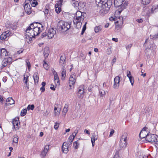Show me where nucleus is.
I'll list each match as a JSON object with an SVG mask.
<instances>
[{
    "instance_id": "1",
    "label": "nucleus",
    "mask_w": 158,
    "mask_h": 158,
    "mask_svg": "<svg viewBox=\"0 0 158 158\" xmlns=\"http://www.w3.org/2000/svg\"><path fill=\"white\" fill-rule=\"evenodd\" d=\"M70 23L62 20L59 21L57 24V29L62 32L67 31L71 27Z\"/></svg>"
},
{
    "instance_id": "2",
    "label": "nucleus",
    "mask_w": 158,
    "mask_h": 158,
    "mask_svg": "<svg viewBox=\"0 0 158 158\" xmlns=\"http://www.w3.org/2000/svg\"><path fill=\"white\" fill-rule=\"evenodd\" d=\"M146 139L147 141L150 143H154L156 144L158 143V136L154 134H147Z\"/></svg>"
},
{
    "instance_id": "3",
    "label": "nucleus",
    "mask_w": 158,
    "mask_h": 158,
    "mask_svg": "<svg viewBox=\"0 0 158 158\" xmlns=\"http://www.w3.org/2000/svg\"><path fill=\"white\" fill-rule=\"evenodd\" d=\"M35 28L33 29V31L34 35H35L36 36L40 34L44 29V27L41 24H39V27H35Z\"/></svg>"
},
{
    "instance_id": "4",
    "label": "nucleus",
    "mask_w": 158,
    "mask_h": 158,
    "mask_svg": "<svg viewBox=\"0 0 158 158\" xmlns=\"http://www.w3.org/2000/svg\"><path fill=\"white\" fill-rule=\"evenodd\" d=\"M84 13H83L80 11H77L75 17L76 20L77 21V23H79L81 21L83 20L85 17Z\"/></svg>"
},
{
    "instance_id": "5",
    "label": "nucleus",
    "mask_w": 158,
    "mask_h": 158,
    "mask_svg": "<svg viewBox=\"0 0 158 158\" xmlns=\"http://www.w3.org/2000/svg\"><path fill=\"white\" fill-rule=\"evenodd\" d=\"M12 60V58L10 57H7V58H5L2 62V66L1 67V68L2 69L8 64H10L11 63Z\"/></svg>"
},
{
    "instance_id": "6",
    "label": "nucleus",
    "mask_w": 158,
    "mask_h": 158,
    "mask_svg": "<svg viewBox=\"0 0 158 158\" xmlns=\"http://www.w3.org/2000/svg\"><path fill=\"white\" fill-rule=\"evenodd\" d=\"M12 123L15 130H18L20 127L19 118L18 117H16L14 118L13 120Z\"/></svg>"
},
{
    "instance_id": "7",
    "label": "nucleus",
    "mask_w": 158,
    "mask_h": 158,
    "mask_svg": "<svg viewBox=\"0 0 158 158\" xmlns=\"http://www.w3.org/2000/svg\"><path fill=\"white\" fill-rule=\"evenodd\" d=\"M56 30L53 28H51L48 31L47 36L49 39H52L56 34Z\"/></svg>"
},
{
    "instance_id": "8",
    "label": "nucleus",
    "mask_w": 158,
    "mask_h": 158,
    "mask_svg": "<svg viewBox=\"0 0 158 158\" xmlns=\"http://www.w3.org/2000/svg\"><path fill=\"white\" fill-rule=\"evenodd\" d=\"M120 81V77L118 76H116L114 78V84L113 87L114 89H118L119 86V84Z\"/></svg>"
},
{
    "instance_id": "9",
    "label": "nucleus",
    "mask_w": 158,
    "mask_h": 158,
    "mask_svg": "<svg viewBox=\"0 0 158 158\" xmlns=\"http://www.w3.org/2000/svg\"><path fill=\"white\" fill-rule=\"evenodd\" d=\"M10 33L11 32L9 31L4 32L0 36V39L2 40H5L7 37L10 36Z\"/></svg>"
},
{
    "instance_id": "10",
    "label": "nucleus",
    "mask_w": 158,
    "mask_h": 158,
    "mask_svg": "<svg viewBox=\"0 0 158 158\" xmlns=\"http://www.w3.org/2000/svg\"><path fill=\"white\" fill-rule=\"evenodd\" d=\"M69 146L66 142H64L63 143L62 147V149L63 153L66 154L69 151L68 148Z\"/></svg>"
},
{
    "instance_id": "11",
    "label": "nucleus",
    "mask_w": 158,
    "mask_h": 158,
    "mask_svg": "<svg viewBox=\"0 0 158 158\" xmlns=\"http://www.w3.org/2000/svg\"><path fill=\"white\" fill-rule=\"evenodd\" d=\"M76 81V76L74 75V73H73L71 75L69 78V84L73 85L75 84Z\"/></svg>"
},
{
    "instance_id": "12",
    "label": "nucleus",
    "mask_w": 158,
    "mask_h": 158,
    "mask_svg": "<svg viewBox=\"0 0 158 158\" xmlns=\"http://www.w3.org/2000/svg\"><path fill=\"white\" fill-rule=\"evenodd\" d=\"M24 8L25 11L28 14H30L31 12V8L29 4L28 3H26L24 6Z\"/></svg>"
},
{
    "instance_id": "13",
    "label": "nucleus",
    "mask_w": 158,
    "mask_h": 158,
    "mask_svg": "<svg viewBox=\"0 0 158 158\" xmlns=\"http://www.w3.org/2000/svg\"><path fill=\"white\" fill-rule=\"evenodd\" d=\"M115 23H118V24H116L115 26L116 31H119L121 30L122 27V25L123 24V21H117Z\"/></svg>"
},
{
    "instance_id": "14",
    "label": "nucleus",
    "mask_w": 158,
    "mask_h": 158,
    "mask_svg": "<svg viewBox=\"0 0 158 158\" xmlns=\"http://www.w3.org/2000/svg\"><path fill=\"white\" fill-rule=\"evenodd\" d=\"M125 0H114V4L116 7H118L121 5Z\"/></svg>"
},
{
    "instance_id": "15",
    "label": "nucleus",
    "mask_w": 158,
    "mask_h": 158,
    "mask_svg": "<svg viewBox=\"0 0 158 158\" xmlns=\"http://www.w3.org/2000/svg\"><path fill=\"white\" fill-rule=\"evenodd\" d=\"M112 5L111 1L108 0L105 2L104 4V6L105 7V10L106 11L109 10Z\"/></svg>"
},
{
    "instance_id": "16",
    "label": "nucleus",
    "mask_w": 158,
    "mask_h": 158,
    "mask_svg": "<svg viewBox=\"0 0 158 158\" xmlns=\"http://www.w3.org/2000/svg\"><path fill=\"white\" fill-rule=\"evenodd\" d=\"M26 35H27L30 38H34L35 36H36L35 35H34L33 34V30L30 29L29 31L26 30Z\"/></svg>"
},
{
    "instance_id": "17",
    "label": "nucleus",
    "mask_w": 158,
    "mask_h": 158,
    "mask_svg": "<svg viewBox=\"0 0 158 158\" xmlns=\"http://www.w3.org/2000/svg\"><path fill=\"white\" fill-rule=\"evenodd\" d=\"M49 53V48L46 47L44 48L43 54L45 58L48 57Z\"/></svg>"
},
{
    "instance_id": "18",
    "label": "nucleus",
    "mask_w": 158,
    "mask_h": 158,
    "mask_svg": "<svg viewBox=\"0 0 158 158\" xmlns=\"http://www.w3.org/2000/svg\"><path fill=\"white\" fill-rule=\"evenodd\" d=\"M97 138L98 137L97 135H96V134L95 133L93 134L92 136L91 139V141L93 147L94 146L95 141L97 139Z\"/></svg>"
},
{
    "instance_id": "19",
    "label": "nucleus",
    "mask_w": 158,
    "mask_h": 158,
    "mask_svg": "<svg viewBox=\"0 0 158 158\" xmlns=\"http://www.w3.org/2000/svg\"><path fill=\"white\" fill-rule=\"evenodd\" d=\"M0 56L1 57L6 56L7 55V52L5 48H2L1 49Z\"/></svg>"
},
{
    "instance_id": "20",
    "label": "nucleus",
    "mask_w": 158,
    "mask_h": 158,
    "mask_svg": "<svg viewBox=\"0 0 158 158\" xmlns=\"http://www.w3.org/2000/svg\"><path fill=\"white\" fill-rule=\"evenodd\" d=\"M127 143L126 141H121L120 140L119 142V146L120 149H121L122 148H124L126 146Z\"/></svg>"
},
{
    "instance_id": "21",
    "label": "nucleus",
    "mask_w": 158,
    "mask_h": 158,
    "mask_svg": "<svg viewBox=\"0 0 158 158\" xmlns=\"http://www.w3.org/2000/svg\"><path fill=\"white\" fill-rule=\"evenodd\" d=\"M33 78L34 81V82L35 84H37L39 80V77L37 73H34L33 76Z\"/></svg>"
},
{
    "instance_id": "22",
    "label": "nucleus",
    "mask_w": 158,
    "mask_h": 158,
    "mask_svg": "<svg viewBox=\"0 0 158 158\" xmlns=\"http://www.w3.org/2000/svg\"><path fill=\"white\" fill-rule=\"evenodd\" d=\"M147 133V131H141L139 134V137L141 139L146 138Z\"/></svg>"
},
{
    "instance_id": "23",
    "label": "nucleus",
    "mask_w": 158,
    "mask_h": 158,
    "mask_svg": "<svg viewBox=\"0 0 158 158\" xmlns=\"http://www.w3.org/2000/svg\"><path fill=\"white\" fill-rule=\"evenodd\" d=\"M127 134L126 132H124L123 133V135L121 138L120 140L121 141H126L127 138Z\"/></svg>"
},
{
    "instance_id": "24",
    "label": "nucleus",
    "mask_w": 158,
    "mask_h": 158,
    "mask_svg": "<svg viewBox=\"0 0 158 158\" xmlns=\"http://www.w3.org/2000/svg\"><path fill=\"white\" fill-rule=\"evenodd\" d=\"M6 102H7L8 104L7 105H11L14 104L15 101L13 99L11 98H9L7 99Z\"/></svg>"
},
{
    "instance_id": "25",
    "label": "nucleus",
    "mask_w": 158,
    "mask_h": 158,
    "mask_svg": "<svg viewBox=\"0 0 158 158\" xmlns=\"http://www.w3.org/2000/svg\"><path fill=\"white\" fill-rule=\"evenodd\" d=\"M66 76V70L63 68L62 69L61 72V79L64 80Z\"/></svg>"
},
{
    "instance_id": "26",
    "label": "nucleus",
    "mask_w": 158,
    "mask_h": 158,
    "mask_svg": "<svg viewBox=\"0 0 158 158\" xmlns=\"http://www.w3.org/2000/svg\"><path fill=\"white\" fill-rule=\"evenodd\" d=\"M73 135L70 136L68 138L67 142L68 143H67L68 144V145H70L72 144L73 141V140L74 137H73Z\"/></svg>"
},
{
    "instance_id": "27",
    "label": "nucleus",
    "mask_w": 158,
    "mask_h": 158,
    "mask_svg": "<svg viewBox=\"0 0 158 158\" xmlns=\"http://www.w3.org/2000/svg\"><path fill=\"white\" fill-rule=\"evenodd\" d=\"M65 59L62 56H61L60 61V64L62 66H63V64L65 63Z\"/></svg>"
},
{
    "instance_id": "28",
    "label": "nucleus",
    "mask_w": 158,
    "mask_h": 158,
    "mask_svg": "<svg viewBox=\"0 0 158 158\" xmlns=\"http://www.w3.org/2000/svg\"><path fill=\"white\" fill-rule=\"evenodd\" d=\"M102 28V26H96L94 28V31L95 32H98L99 31H101Z\"/></svg>"
},
{
    "instance_id": "29",
    "label": "nucleus",
    "mask_w": 158,
    "mask_h": 158,
    "mask_svg": "<svg viewBox=\"0 0 158 158\" xmlns=\"http://www.w3.org/2000/svg\"><path fill=\"white\" fill-rule=\"evenodd\" d=\"M19 138L17 135H15L13 136V141L15 143H18V141Z\"/></svg>"
},
{
    "instance_id": "30",
    "label": "nucleus",
    "mask_w": 158,
    "mask_h": 158,
    "mask_svg": "<svg viewBox=\"0 0 158 158\" xmlns=\"http://www.w3.org/2000/svg\"><path fill=\"white\" fill-rule=\"evenodd\" d=\"M68 110V106L67 104H65L64 107L63 111V112L64 113V115H65L66 113L67 112Z\"/></svg>"
},
{
    "instance_id": "31",
    "label": "nucleus",
    "mask_w": 158,
    "mask_h": 158,
    "mask_svg": "<svg viewBox=\"0 0 158 158\" xmlns=\"http://www.w3.org/2000/svg\"><path fill=\"white\" fill-rule=\"evenodd\" d=\"M73 3V5L75 7H77L78 6L79 4L78 1H75V0H73L72 1Z\"/></svg>"
},
{
    "instance_id": "32",
    "label": "nucleus",
    "mask_w": 158,
    "mask_h": 158,
    "mask_svg": "<svg viewBox=\"0 0 158 158\" xmlns=\"http://www.w3.org/2000/svg\"><path fill=\"white\" fill-rule=\"evenodd\" d=\"M27 110L26 109H25L22 110L20 113V115L22 116H25L27 113Z\"/></svg>"
},
{
    "instance_id": "33",
    "label": "nucleus",
    "mask_w": 158,
    "mask_h": 158,
    "mask_svg": "<svg viewBox=\"0 0 158 158\" xmlns=\"http://www.w3.org/2000/svg\"><path fill=\"white\" fill-rule=\"evenodd\" d=\"M150 1V0H142V3L143 5H146L148 4Z\"/></svg>"
},
{
    "instance_id": "34",
    "label": "nucleus",
    "mask_w": 158,
    "mask_h": 158,
    "mask_svg": "<svg viewBox=\"0 0 158 158\" xmlns=\"http://www.w3.org/2000/svg\"><path fill=\"white\" fill-rule=\"evenodd\" d=\"M23 81H24V82L26 84V85L27 86V85H28V84L27 83L28 81V77H24V79H23Z\"/></svg>"
},
{
    "instance_id": "35",
    "label": "nucleus",
    "mask_w": 158,
    "mask_h": 158,
    "mask_svg": "<svg viewBox=\"0 0 158 158\" xmlns=\"http://www.w3.org/2000/svg\"><path fill=\"white\" fill-rule=\"evenodd\" d=\"M84 93V91H78V97L79 98H81L82 95H83V94Z\"/></svg>"
},
{
    "instance_id": "36",
    "label": "nucleus",
    "mask_w": 158,
    "mask_h": 158,
    "mask_svg": "<svg viewBox=\"0 0 158 158\" xmlns=\"http://www.w3.org/2000/svg\"><path fill=\"white\" fill-rule=\"evenodd\" d=\"M34 107V105H29L27 107V109L28 110H33Z\"/></svg>"
},
{
    "instance_id": "37",
    "label": "nucleus",
    "mask_w": 158,
    "mask_h": 158,
    "mask_svg": "<svg viewBox=\"0 0 158 158\" xmlns=\"http://www.w3.org/2000/svg\"><path fill=\"white\" fill-rule=\"evenodd\" d=\"M34 23L31 24L30 26L27 28L26 30H27L28 31H29V30L33 29V27H34Z\"/></svg>"
},
{
    "instance_id": "38",
    "label": "nucleus",
    "mask_w": 158,
    "mask_h": 158,
    "mask_svg": "<svg viewBox=\"0 0 158 158\" xmlns=\"http://www.w3.org/2000/svg\"><path fill=\"white\" fill-rule=\"evenodd\" d=\"M79 145V143L77 142V141L74 142L73 143V147L75 149H77V146Z\"/></svg>"
},
{
    "instance_id": "39",
    "label": "nucleus",
    "mask_w": 158,
    "mask_h": 158,
    "mask_svg": "<svg viewBox=\"0 0 158 158\" xmlns=\"http://www.w3.org/2000/svg\"><path fill=\"white\" fill-rule=\"evenodd\" d=\"M47 152L44 150L42 152L41 156H42V158H44L46 156Z\"/></svg>"
},
{
    "instance_id": "40",
    "label": "nucleus",
    "mask_w": 158,
    "mask_h": 158,
    "mask_svg": "<svg viewBox=\"0 0 158 158\" xmlns=\"http://www.w3.org/2000/svg\"><path fill=\"white\" fill-rule=\"evenodd\" d=\"M61 6H60V7H59L55 9V10L56 12L57 13L59 14L60 13V12L61 11Z\"/></svg>"
},
{
    "instance_id": "41",
    "label": "nucleus",
    "mask_w": 158,
    "mask_h": 158,
    "mask_svg": "<svg viewBox=\"0 0 158 158\" xmlns=\"http://www.w3.org/2000/svg\"><path fill=\"white\" fill-rule=\"evenodd\" d=\"M129 80H130V82L131 84V85H132L133 86V84L134 82V79L133 77H129Z\"/></svg>"
},
{
    "instance_id": "42",
    "label": "nucleus",
    "mask_w": 158,
    "mask_h": 158,
    "mask_svg": "<svg viewBox=\"0 0 158 158\" xmlns=\"http://www.w3.org/2000/svg\"><path fill=\"white\" fill-rule=\"evenodd\" d=\"M25 62L26 63V64L28 67V69H29L31 67L30 63L28 60H26Z\"/></svg>"
},
{
    "instance_id": "43",
    "label": "nucleus",
    "mask_w": 158,
    "mask_h": 158,
    "mask_svg": "<svg viewBox=\"0 0 158 158\" xmlns=\"http://www.w3.org/2000/svg\"><path fill=\"white\" fill-rule=\"evenodd\" d=\"M84 85H80L79 87V89L78 91H83L84 90Z\"/></svg>"
},
{
    "instance_id": "44",
    "label": "nucleus",
    "mask_w": 158,
    "mask_h": 158,
    "mask_svg": "<svg viewBox=\"0 0 158 158\" xmlns=\"http://www.w3.org/2000/svg\"><path fill=\"white\" fill-rule=\"evenodd\" d=\"M60 124V123H59L57 122H56L55 123V125L54 126V129H55L56 130L59 127V125Z\"/></svg>"
},
{
    "instance_id": "45",
    "label": "nucleus",
    "mask_w": 158,
    "mask_h": 158,
    "mask_svg": "<svg viewBox=\"0 0 158 158\" xmlns=\"http://www.w3.org/2000/svg\"><path fill=\"white\" fill-rule=\"evenodd\" d=\"M113 158H119V152L118 151L116 152Z\"/></svg>"
},
{
    "instance_id": "46",
    "label": "nucleus",
    "mask_w": 158,
    "mask_h": 158,
    "mask_svg": "<svg viewBox=\"0 0 158 158\" xmlns=\"http://www.w3.org/2000/svg\"><path fill=\"white\" fill-rule=\"evenodd\" d=\"M44 63L43 64V66L44 68L46 69H47L48 68V64H47L46 61L44 60Z\"/></svg>"
},
{
    "instance_id": "47",
    "label": "nucleus",
    "mask_w": 158,
    "mask_h": 158,
    "mask_svg": "<svg viewBox=\"0 0 158 158\" xmlns=\"http://www.w3.org/2000/svg\"><path fill=\"white\" fill-rule=\"evenodd\" d=\"M132 46V44H130L127 46H126V48L127 50H130V48Z\"/></svg>"
},
{
    "instance_id": "48",
    "label": "nucleus",
    "mask_w": 158,
    "mask_h": 158,
    "mask_svg": "<svg viewBox=\"0 0 158 158\" xmlns=\"http://www.w3.org/2000/svg\"><path fill=\"white\" fill-rule=\"evenodd\" d=\"M106 93L105 91H99V95L100 96H103V95H104Z\"/></svg>"
},
{
    "instance_id": "49",
    "label": "nucleus",
    "mask_w": 158,
    "mask_h": 158,
    "mask_svg": "<svg viewBox=\"0 0 158 158\" xmlns=\"http://www.w3.org/2000/svg\"><path fill=\"white\" fill-rule=\"evenodd\" d=\"M127 76L129 78V77H132V76H131V74L130 71H127Z\"/></svg>"
},
{
    "instance_id": "50",
    "label": "nucleus",
    "mask_w": 158,
    "mask_h": 158,
    "mask_svg": "<svg viewBox=\"0 0 158 158\" xmlns=\"http://www.w3.org/2000/svg\"><path fill=\"white\" fill-rule=\"evenodd\" d=\"M49 148V145H47L45 146V147H44V150L48 152V150Z\"/></svg>"
},
{
    "instance_id": "51",
    "label": "nucleus",
    "mask_w": 158,
    "mask_h": 158,
    "mask_svg": "<svg viewBox=\"0 0 158 158\" xmlns=\"http://www.w3.org/2000/svg\"><path fill=\"white\" fill-rule=\"evenodd\" d=\"M47 36V33L46 32L43 33L41 35V38H42Z\"/></svg>"
},
{
    "instance_id": "52",
    "label": "nucleus",
    "mask_w": 158,
    "mask_h": 158,
    "mask_svg": "<svg viewBox=\"0 0 158 158\" xmlns=\"http://www.w3.org/2000/svg\"><path fill=\"white\" fill-rule=\"evenodd\" d=\"M93 88V86L91 85L89 86L88 88V89L89 91L91 92L92 91V89Z\"/></svg>"
},
{
    "instance_id": "53",
    "label": "nucleus",
    "mask_w": 158,
    "mask_h": 158,
    "mask_svg": "<svg viewBox=\"0 0 158 158\" xmlns=\"http://www.w3.org/2000/svg\"><path fill=\"white\" fill-rule=\"evenodd\" d=\"M60 109H59V110H58L57 111L56 110V111H55L54 113L55 114V115H59L60 113Z\"/></svg>"
},
{
    "instance_id": "54",
    "label": "nucleus",
    "mask_w": 158,
    "mask_h": 158,
    "mask_svg": "<svg viewBox=\"0 0 158 158\" xmlns=\"http://www.w3.org/2000/svg\"><path fill=\"white\" fill-rule=\"evenodd\" d=\"M39 23H38L37 22L36 23H34V27H33V28H35V27H39Z\"/></svg>"
},
{
    "instance_id": "55",
    "label": "nucleus",
    "mask_w": 158,
    "mask_h": 158,
    "mask_svg": "<svg viewBox=\"0 0 158 158\" xmlns=\"http://www.w3.org/2000/svg\"><path fill=\"white\" fill-rule=\"evenodd\" d=\"M114 130L113 129H112L110 133L109 136L111 137L112 135L114 133Z\"/></svg>"
},
{
    "instance_id": "56",
    "label": "nucleus",
    "mask_w": 158,
    "mask_h": 158,
    "mask_svg": "<svg viewBox=\"0 0 158 158\" xmlns=\"http://www.w3.org/2000/svg\"><path fill=\"white\" fill-rule=\"evenodd\" d=\"M38 4V2L35 1V3H31V6L33 7H35Z\"/></svg>"
},
{
    "instance_id": "57",
    "label": "nucleus",
    "mask_w": 158,
    "mask_h": 158,
    "mask_svg": "<svg viewBox=\"0 0 158 158\" xmlns=\"http://www.w3.org/2000/svg\"><path fill=\"white\" fill-rule=\"evenodd\" d=\"M136 21L137 22H138V23H141L143 22V20L142 19H137Z\"/></svg>"
},
{
    "instance_id": "58",
    "label": "nucleus",
    "mask_w": 158,
    "mask_h": 158,
    "mask_svg": "<svg viewBox=\"0 0 158 158\" xmlns=\"http://www.w3.org/2000/svg\"><path fill=\"white\" fill-rule=\"evenodd\" d=\"M42 92H44L45 90L44 87L42 86L40 89Z\"/></svg>"
},
{
    "instance_id": "59",
    "label": "nucleus",
    "mask_w": 158,
    "mask_h": 158,
    "mask_svg": "<svg viewBox=\"0 0 158 158\" xmlns=\"http://www.w3.org/2000/svg\"><path fill=\"white\" fill-rule=\"evenodd\" d=\"M141 73H142V74H141V76H143V77H145L146 76V73H144V74H143V69H141Z\"/></svg>"
},
{
    "instance_id": "60",
    "label": "nucleus",
    "mask_w": 158,
    "mask_h": 158,
    "mask_svg": "<svg viewBox=\"0 0 158 158\" xmlns=\"http://www.w3.org/2000/svg\"><path fill=\"white\" fill-rule=\"evenodd\" d=\"M63 2V0H59V1H58V3L60 4V6H61L62 5V3Z\"/></svg>"
},
{
    "instance_id": "61",
    "label": "nucleus",
    "mask_w": 158,
    "mask_h": 158,
    "mask_svg": "<svg viewBox=\"0 0 158 158\" xmlns=\"http://www.w3.org/2000/svg\"><path fill=\"white\" fill-rule=\"evenodd\" d=\"M60 6V4H59V3H56L55 5V9H56L60 7V6Z\"/></svg>"
},
{
    "instance_id": "62",
    "label": "nucleus",
    "mask_w": 158,
    "mask_h": 158,
    "mask_svg": "<svg viewBox=\"0 0 158 158\" xmlns=\"http://www.w3.org/2000/svg\"><path fill=\"white\" fill-rule=\"evenodd\" d=\"M54 81H55V83H56L58 84V83L59 82V78H57Z\"/></svg>"
},
{
    "instance_id": "63",
    "label": "nucleus",
    "mask_w": 158,
    "mask_h": 158,
    "mask_svg": "<svg viewBox=\"0 0 158 158\" xmlns=\"http://www.w3.org/2000/svg\"><path fill=\"white\" fill-rule=\"evenodd\" d=\"M152 37L153 38L157 39L158 38V33L157 35H153V36H152Z\"/></svg>"
},
{
    "instance_id": "64",
    "label": "nucleus",
    "mask_w": 158,
    "mask_h": 158,
    "mask_svg": "<svg viewBox=\"0 0 158 158\" xmlns=\"http://www.w3.org/2000/svg\"><path fill=\"white\" fill-rule=\"evenodd\" d=\"M147 128H148L147 127H145L142 129L141 131H146V130L147 129Z\"/></svg>"
}]
</instances>
